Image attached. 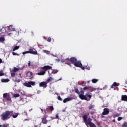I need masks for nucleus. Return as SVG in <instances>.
I'll return each instance as SVG.
<instances>
[{"instance_id": "f257e3e1", "label": "nucleus", "mask_w": 127, "mask_h": 127, "mask_svg": "<svg viewBox=\"0 0 127 127\" xmlns=\"http://www.w3.org/2000/svg\"><path fill=\"white\" fill-rule=\"evenodd\" d=\"M13 111H6L2 113L1 115V120L2 121H6L9 119H10V117L12 116V113Z\"/></svg>"}, {"instance_id": "f03ea898", "label": "nucleus", "mask_w": 127, "mask_h": 127, "mask_svg": "<svg viewBox=\"0 0 127 127\" xmlns=\"http://www.w3.org/2000/svg\"><path fill=\"white\" fill-rule=\"evenodd\" d=\"M82 118L84 123H85L86 126H90V127H97L96 125L92 123V119L90 118L88 119L87 115L82 116Z\"/></svg>"}, {"instance_id": "7ed1b4c3", "label": "nucleus", "mask_w": 127, "mask_h": 127, "mask_svg": "<svg viewBox=\"0 0 127 127\" xmlns=\"http://www.w3.org/2000/svg\"><path fill=\"white\" fill-rule=\"evenodd\" d=\"M88 97L89 98V100H91V98H92V95L89 94V93H86L85 95H84V94H79V97L81 99V100H85V101H88Z\"/></svg>"}, {"instance_id": "20e7f679", "label": "nucleus", "mask_w": 127, "mask_h": 127, "mask_svg": "<svg viewBox=\"0 0 127 127\" xmlns=\"http://www.w3.org/2000/svg\"><path fill=\"white\" fill-rule=\"evenodd\" d=\"M74 65L75 67H78L79 68H81L82 70H85V67L83 66L82 63H81V61H77L74 63Z\"/></svg>"}, {"instance_id": "39448f33", "label": "nucleus", "mask_w": 127, "mask_h": 127, "mask_svg": "<svg viewBox=\"0 0 127 127\" xmlns=\"http://www.w3.org/2000/svg\"><path fill=\"white\" fill-rule=\"evenodd\" d=\"M24 85L28 88H31V86H35V82L29 81L28 82H25Z\"/></svg>"}, {"instance_id": "423d86ee", "label": "nucleus", "mask_w": 127, "mask_h": 127, "mask_svg": "<svg viewBox=\"0 0 127 127\" xmlns=\"http://www.w3.org/2000/svg\"><path fill=\"white\" fill-rule=\"evenodd\" d=\"M41 69L43 71H45V73H46V71H47L48 70H50L51 69H52V66L50 65H45L43 67H42Z\"/></svg>"}, {"instance_id": "0eeeda50", "label": "nucleus", "mask_w": 127, "mask_h": 127, "mask_svg": "<svg viewBox=\"0 0 127 127\" xmlns=\"http://www.w3.org/2000/svg\"><path fill=\"white\" fill-rule=\"evenodd\" d=\"M46 119H47V116L45 115L43 118H41L42 123V124H44V125H46L47 124V123H48V120H47Z\"/></svg>"}, {"instance_id": "6e6552de", "label": "nucleus", "mask_w": 127, "mask_h": 127, "mask_svg": "<svg viewBox=\"0 0 127 127\" xmlns=\"http://www.w3.org/2000/svg\"><path fill=\"white\" fill-rule=\"evenodd\" d=\"M109 113H110V110H109V109L104 108L102 115V116H107V115H109Z\"/></svg>"}, {"instance_id": "1a4fd4ad", "label": "nucleus", "mask_w": 127, "mask_h": 127, "mask_svg": "<svg viewBox=\"0 0 127 127\" xmlns=\"http://www.w3.org/2000/svg\"><path fill=\"white\" fill-rule=\"evenodd\" d=\"M29 54L33 55H37V51L35 49H30L29 50Z\"/></svg>"}, {"instance_id": "9d476101", "label": "nucleus", "mask_w": 127, "mask_h": 127, "mask_svg": "<svg viewBox=\"0 0 127 127\" xmlns=\"http://www.w3.org/2000/svg\"><path fill=\"white\" fill-rule=\"evenodd\" d=\"M40 87H43V88H46L47 87V82L43 81L39 83Z\"/></svg>"}, {"instance_id": "9b49d317", "label": "nucleus", "mask_w": 127, "mask_h": 127, "mask_svg": "<svg viewBox=\"0 0 127 127\" xmlns=\"http://www.w3.org/2000/svg\"><path fill=\"white\" fill-rule=\"evenodd\" d=\"M77 61L78 60H77V59H76V58L75 57H72L70 59V62H71L72 64H73V65L75 64V63H76Z\"/></svg>"}, {"instance_id": "f8f14e48", "label": "nucleus", "mask_w": 127, "mask_h": 127, "mask_svg": "<svg viewBox=\"0 0 127 127\" xmlns=\"http://www.w3.org/2000/svg\"><path fill=\"white\" fill-rule=\"evenodd\" d=\"M121 101H124V102H127V95H122L121 97Z\"/></svg>"}, {"instance_id": "ddd939ff", "label": "nucleus", "mask_w": 127, "mask_h": 127, "mask_svg": "<svg viewBox=\"0 0 127 127\" xmlns=\"http://www.w3.org/2000/svg\"><path fill=\"white\" fill-rule=\"evenodd\" d=\"M0 32L4 34V33H6V29L4 27H2L1 29H0Z\"/></svg>"}, {"instance_id": "4468645a", "label": "nucleus", "mask_w": 127, "mask_h": 127, "mask_svg": "<svg viewBox=\"0 0 127 127\" xmlns=\"http://www.w3.org/2000/svg\"><path fill=\"white\" fill-rule=\"evenodd\" d=\"M119 86L118 83L116 82H114L113 84L111 86V89H114L115 87H118Z\"/></svg>"}, {"instance_id": "2eb2a0df", "label": "nucleus", "mask_w": 127, "mask_h": 127, "mask_svg": "<svg viewBox=\"0 0 127 127\" xmlns=\"http://www.w3.org/2000/svg\"><path fill=\"white\" fill-rule=\"evenodd\" d=\"M72 100L71 98H69V97H67L65 99H64V100H63V102L64 103H67V102H69V101H71Z\"/></svg>"}, {"instance_id": "dca6fc26", "label": "nucleus", "mask_w": 127, "mask_h": 127, "mask_svg": "<svg viewBox=\"0 0 127 127\" xmlns=\"http://www.w3.org/2000/svg\"><path fill=\"white\" fill-rule=\"evenodd\" d=\"M45 71H42L40 72H38L37 73V75H39V76H43V75H44L45 74Z\"/></svg>"}, {"instance_id": "f3484780", "label": "nucleus", "mask_w": 127, "mask_h": 127, "mask_svg": "<svg viewBox=\"0 0 127 127\" xmlns=\"http://www.w3.org/2000/svg\"><path fill=\"white\" fill-rule=\"evenodd\" d=\"M18 113H15L14 115H13V112L12 114V116L11 117H12V118H13V119H16V118H17V117L18 116Z\"/></svg>"}, {"instance_id": "a211bd4d", "label": "nucleus", "mask_w": 127, "mask_h": 127, "mask_svg": "<svg viewBox=\"0 0 127 127\" xmlns=\"http://www.w3.org/2000/svg\"><path fill=\"white\" fill-rule=\"evenodd\" d=\"M88 91H90V92H94V91H95V88H93L92 86H88Z\"/></svg>"}, {"instance_id": "6ab92c4d", "label": "nucleus", "mask_w": 127, "mask_h": 127, "mask_svg": "<svg viewBox=\"0 0 127 127\" xmlns=\"http://www.w3.org/2000/svg\"><path fill=\"white\" fill-rule=\"evenodd\" d=\"M1 82L2 83H6L7 82H9V79H1Z\"/></svg>"}, {"instance_id": "aec40b11", "label": "nucleus", "mask_w": 127, "mask_h": 127, "mask_svg": "<svg viewBox=\"0 0 127 127\" xmlns=\"http://www.w3.org/2000/svg\"><path fill=\"white\" fill-rule=\"evenodd\" d=\"M32 72L31 71H28L26 73V75L27 77H30L31 76H32Z\"/></svg>"}, {"instance_id": "412c9836", "label": "nucleus", "mask_w": 127, "mask_h": 127, "mask_svg": "<svg viewBox=\"0 0 127 127\" xmlns=\"http://www.w3.org/2000/svg\"><path fill=\"white\" fill-rule=\"evenodd\" d=\"M18 70H19V68H17L16 67H14L12 69V72H17V71H18Z\"/></svg>"}, {"instance_id": "4be33fe9", "label": "nucleus", "mask_w": 127, "mask_h": 127, "mask_svg": "<svg viewBox=\"0 0 127 127\" xmlns=\"http://www.w3.org/2000/svg\"><path fill=\"white\" fill-rule=\"evenodd\" d=\"M52 80H53L52 77H49L47 79L46 82L47 83V84H48V83H49V82H51Z\"/></svg>"}, {"instance_id": "5701e85b", "label": "nucleus", "mask_w": 127, "mask_h": 127, "mask_svg": "<svg viewBox=\"0 0 127 127\" xmlns=\"http://www.w3.org/2000/svg\"><path fill=\"white\" fill-rule=\"evenodd\" d=\"M18 49H19V46H16L14 47L12 51H15V50H17Z\"/></svg>"}, {"instance_id": "b1692460", "label": "nucleus", "mask_w": 127, "mask_h": 127, "mask_svg": "<svg viewBox=\"0 0 127 127\" xmlns=\"http://www.w3.org/2000/svg\"><path fill=\"white\" fill-rule=\"evenodd\" d=\"M74 92L75 93H76V94H77V95H80V92H79V89L75 88L74 89Z\"/></svg>"}, {"instance_id": "393cba45", "label": "nucleus", "mask_w": 127, "mask_h": 127, "mask_svg": "<svg viewBox=\"0 0 127 127\" xmlns=\"http://www.w3.org/2000/svg\"><path fill=\"white\" fill-rule=\"evenodd\" d=\"M49 108L51 112H53L54 111V107H53V106H49Z\"/></svg>"}, {"instance_id": "a878e982", "label": "nucleus", "mask_w": 127, "mask_h": 127, "mask_svg": "<svg viewBox=\"0 0 127 127\" xmlns=\"http://www.w3.org/2000/svg\"><path fill=\"white\" fill-rule=\"evenodd\" d=\"M93 108H95V105L91 104V105L88 107V109H89V110H92V109H93Z\"/></svg>"}, {"instance_id": "bb28decb", "label": "nucleus", "mask_w": 127, "mask_h": 127, "mask_svg": "<svg viewBox=\"0 0 127 127\" xmlns=\"http://www.w3.org/2000/svg\"><path fill=\"white\" fill-rule=\"evenodd\" d=\"M20 95L18 94H15L13 95V98H18L19 97Z\"/></svg>"}, {"instance_id": "cd10ccee", "label": "nucleus", "mask_w": 127, "mask_h": 127, "mask_svg": "<svg viewBox=\"0 0 127 127\" xmlns=\"http://www.w3.org/2000/svg\"><path fill=\"white\" fill-rule=\"evenodd\" d=\"M4 37H0V42H3L4 41Z\"/></svg>"}, {"instance_id": "c85d7f7f", "label": "nucleus", "mask_w": 127, "mask_h": 127, "mask_svg": "<svg viewBox=\"0 0 127 127\" xmlns=\"http://www.w3.org/2000/svg\"><path fill=\"white\" fill-rule=\"evenodd\" d=\"M92 82L93 83H97V82H98V79H93L92 80Z\"/></svg>"}, {"instance_id": "c756f323", "label": "nucleus", "mask_w": 127, "mask_h": 127, "mask_svg": "<svg viewBox=\"0 0 127 127\" xmlns=\"http://www.w3.org/2000/svg\"><path fill=\"white\" fill-rule=\"evenodd\" d=\"M15 76V73L14 72H11V77H12V78H14V77Z\"/></svg>"}, {"instance_id": "7c9ffc66", "label": "nucleus", "mask_w": 127, "mask_h": 127, "mask_svg": "<svg viewBox=\"0 0 127 127\" xmlns=\"http://www.w3.org/2000/svg\"><path fill=\"white\" fill-rule=\"evenodd\" d=\"M6 97H7V93H4L3 94V98L4 99H6Z\"/></svg>"}, {"instance_id": "2f4dec72", "label": "nucleus", "mask_w": 127, "mask_h": 127, "mask_svg": "<svg viewBox=\"0 0 127 127\" xmlns=\"http://www.w3.org/2000/svg\"><path fill=\"white\" fill-rule=\"evenodd\" d=\"M12 55H14V56L16 55L17 56H19V54H17L14 52H12Z\"/></svg>"}, {"instance_id": "473e14b6", "label": "nucleus", "mask_w": 127, "mask_h": 127, "mask_svg": "<svg viewBox=\"0 0 127 127\" xmlns=\"http://www.w3.org/2000/svg\"><path fill=\"white\" fill-rule=\"evenodd\" d=\"M58 100L61 101H63V99L61 98V97L60 96H58Z\"/></svg>"}, {"instance_id": "72a5a7b5", "label": "nucleus", "mask_w": 127, "mask_h": 127, "mask_svg": "<svg viewBox=\"0 0 127 127\" xmlns=\"http://www.w3.org/2000/svg\"><path fill=\"white\" fill-rule=\"evenodd\" d=\"M123 127H127V123L126 122L122 125Z\"/></svg>"}, {"instance_id": "f704fd0d", "label": "nucleus", "mask_w": 127, "mask_h": 127, "mask_svg": "<svg viewBox=\"0 0 127 127\" xmlns=\"http://www.w3.org/2000/svg\"><path fill=\"white\" fill-rule=\"evenodd\" d=\"M29 53V51L24 52L22 53L23 55H24L25 54H28Z\"/></svg>"}, {"instance_id": "c9c22d12", "label": "nucleus", "mask_w": 127, "mask_h": 127, "mask_svg": "<svg viewBox=\"0 0 127 127\" xmlns=\"http://www.w3.org/2000/svg\"><path fill=\"white\" fill-rule=\"evenodd\" d=\"M88 86H85L83 88V91H86V90H88Z\"/></svg>"}, {"instance_id": "e433bc0d", "label": "nucleus", "mask_w": 127, "mask_h": 127, "mask_svg": "<svg viewBox=\"0 0 127 127\" xmlns=\"http://www.w3.org/2000/svg\"><path fill=\"white\" fill-rule=\"evenodd\" d=\"M48 42H51V37H49L47 39Z\"/></svg>"}, {"instance_id": "4c0bfd02", "label": "nucleus", "mask_w": 127, "mask_h": 127, "mask_svg": "<svg viewBox=\"0 0 127 127\" xmlns=\"http://www.w3.org/2000/svg\"><path fill=\"white\" fill-rule=\"evenodd\" d=\"M86 69V70H90V66H85V67H84V69Z\"/></svg>"}, {"instance_id": "58836bf2", "label": "nucleus", "mask_w": 127, "mask_h": 127, "mask_svg": "<svg viewBox=\"0 0 127 127\" xmlns=\"http://www.w3.org/2000/svg\"><path fill=\"white\" fill-rule=\"evenodd\" d=\"M122 120H123V117H119L118 118V121H119V122H120V121H122Z\"/></svg>"}, {"instance_id": "ea45409f", "label": "nucleus", "mask_w": 127, "mask_h": 127, "mask_svg": "<svg viewBox=\"0 0 127 127\" xmlns=\"http://www.w3.org/2000/svg\"><path fill=\"white\" fill-rule=\"evenodd\" d=\"M4 76V73L0 72V76Z\"/></svg>"}, {"instance_id": "a19ab883", "label": "nucleus", "mask_w": 127, "mask_h": 127, "mask_svg": "<svg viewBox=\"0 0 127 127\" xmlns=\"http://www.w3.org/2000/svg\"><path fill=\"white\" fill-rule=\"evenodd\" d=\"M11 100V99H10V97H8L6 98V100L8 101V102H9V101H10Z\"/></svg>"}, {"instance_id": "79ce46f5", "label": "nucleus", "mask_w": 127, "mask_h": 127, "mask_svg": "<svg viewBox=\"0 0 127 127\" xmlns=\"http://www.w3.org/2000/svg\"><path fill=\"white\" fill-rule=\"evenodd\" d=\"M65 64H67V65H69V66H71V64L70 63L65 62Z\"/></svg>"}, {"instance_id": "37998d69", "label": "nucleus", "mask_w": 127, "mask_h": 127, "mask_svg": "<svg viewBox=\"0 0 127 127\" xmlns=\"http://www.w3.org/2000/svg\"><path fill=\"white\" fill-rule=\"evenodd\" d=\"M56 119H59V116L58 115V114L56 115Z\"/></svg>"}, {"instance_id": "c03bdc74", "label": "nucleus", "mask_w": 127, "mask_h": 127, "mask_svg": "<svg viewBox=\"0 0 127 127\" xmlns=\"http://www.w3.org/2000/svg\"><path fill=\"white\" fill-rule=\"evenodd\" d=\"M15 82H17V83H19V82H20V80L19 79H16L15 80Z\"/></svg>"}, {"instance_id": "a18cd8bd", "label": "nucleus", "mask_w": 127, "mask_h": 127, "mask_svg": "<svg viewBox=\"0 0 127 127\" xmlns=\"http://www.w3.org/2000/svg\"><path fill=\"white\" fill-rule=\"evenodd\" d=\"M30 64H31V62H30V61H29L28 63V65L29 67L30 66Z\"/></svg>"}, {"instance_id": "49530a36", "label": "nucleus", "mask_w": 127, "mask_h": 127, "mask_svg": "<svg viewBox=\"0 0 127 127\" xmlns=\"http://www.w3.org/2000/svg\"><path fill=\"white\" fill-rule=\"evenodd\" d=\"M43 52H45V53H48V52H49L48 51L46 50H44Z\"/></svg>"}, {"instance_id": "de8ad7c7", "label": "nucleus", "mask_w": 127, "mask_h": 127, "mask_svg": "<svg viewBox=\"0 0 127 127\" xmlns=\"http://www.w3.org/2000/svg\"><path fill=\"white\" fill-rule=\"evenodd\" d=\"M85 93V92H84V91L82 90L81 91V95H84V93Z\"/></svg>"}, {"instance_id": "09e8293b", "label": "nucleus", "mask_w": 127, "mask_h": 127, "mask_svg": "<svg viewBox=\"0 0 127 127\" xmlns=\"http://www.w3.org/2000/svg\"><path fill=\"white\" fill-rule=\"evenodd\" d=\"M2 127H7V126H6V125L5 124H3L2 126Z\"/></svg>"}, {"instance_id": "8fccbe9b", "label": "nucleus", "mask_w": 127, "mask_h": 127, "mask_svg": "<svg viewBox=\"0 0 127 127\" xmlns=\"http://www.w3.org/2000/svg\"><path fill=\"white\" fill-rule=\"evenodd\" d=\"M65 60H66L67 61H70V59H69V58H66V59H65Z\"/></svg>"}, {"instance_id": "3c124183", "label": "nucleus", "mask_w": 127, "mask_h": 127, "mask_svg": "<svg viewBox=\"0 0 127 127\" xmlns=\"http://www.w3.org/2000/svg\"><path fill=\"white\" fill-rule=\"evenodd\" d=\"M1 63H2V60H1V59H0V64Z\"/></svg>"}, {"instance_id": "603ef678", "label": "nucleus", "mask_w": 127, "mask_h": 127, "mask_svg": "<svg viewBox=\"0 0 127 127\" xmlns=\"http://www.w3.org/2000/svg\"><path fill=\"white\" fill-rule=\"evenodd\" d=\"M19 76H20V77L22 78V76H21V73H20L19 74Z\"/></svg>"}, {"instance_id": "864d4df0", "label": "nucleus", "mask_w": 127, "mask_h": 127, "mask_svg": "<svg viewBox=\"0 0 127 127\" xmlns=\"http://www.w3.org/2000/svg\"><path fill=\"white\" fill-rule=\"evenodd\" d=\"M65 111H66V110H65V109H64V110H62L63 113H64V112H65Z\"/></svg>"}, {"instance_id": "5fc2aeb1", "label": "nucleus", "mask_w": 127, "mask_h": 127, "mask_svg": "<svg viewBox=\"0 0 127 127\" xmlns=\"http://www.w3.org/2000/svg\"><path fill=\"white\" fill-rule=\"evenodd\" d=\"M94 114H95V112H91V115H94Z\"/></svg>"}, {"instance_id": "6e6d98bb", "label": "nucleus", "mask_w": 127, "mask_h": 127, "mask_svg": "<svg viewBox=\"0 0 127 127\" xmlns=\"http://www.w3.org/2000/svg\"><path fill=\"white\" fill-rule=\"evenodd\" d=\"M24 114H25L26 116H27V113L26 112H24Z\"/></svg>"}, {"instance_id": "4d7b16f0", "label": "nucleus", "mask_w": 127, "mask_h": 127, "mask_svg": "<svg viewBox=\"0 0 127 127\" xmlns=\"http://www.w3.org/2000/svg\"><path fill=\"white\" fill-rule=\"evenodd\" d=\"M12 31H15V29L13 28L12 30Z\"/></svg>"}, {"instance_id": "13d9d810", "label": "nucleus", "mask_w": 127, "mask_h": 127, "mask_svg": "<svg viewBox=\"0 0 127 127\" xmlns=\"http://www.w3.org/2000/svg\"><path fill=\"white\" fill-rule=\"evenodd\" d=\"M113 123H116V120L115 119H113Z\"/></svg>"}, {"instance_id": "bf43d9fd", "label": "nucleus", "mask_w": 127, "mask_h": 127, "mask_svg": "<svg viewBox=\"0 0 127 127\" xmlns=\"http://www.w3.org/2000/svg\"><path fill=\"white\" fill-rule=\"evenodd\" d=\"M61 61H62V62L63 63H64V62H65V61H64V60H62Z\"/></svg>"}, {"instance_id": "052dcab7", "label": "nucleus", "mask_w": 127, "mask_h": 127, "mask_svg": "<svg viewBox=\"0 0 127 127\" xmlns=\"http://www.w3.org/2000/svg\"><path fill=\"white\" fill-rule=\"evenodd\" d=\"M41 110L42 111V112H43V109L41 108Z\"/></svg>"}, {"instance_id": "680f3d73", "label": "nucleus", "mask_w": 127, "mask_h": 127, "mask_svg": "<svg viewBox=\"0 0 127 127\" xmlns=\"http://www.w3.org/2000/svg\"><path fill=\"white\" fill-rule=\"evenodd\" d=\"M0 127H2V126L1 125H0Z\"/></svg>"}, {"instance_id": "e2e57ef3", "label": "nucleus", "mask_w": 127, "mask_h": 127, "mask_svg": "<svg viewBox=\"0 0 127 127\" xmlns=\"http://www.w3.org/2000/svg\"><path fill=\"white\" fill-rule=\"evenodd\" d=\"M29 79H32V77H30V78H29Z\"/></svg>"}, {"instance_id": "0e129e2a", "label": "nucleus", "mask_w": 127, "mask_h": 127, "mask_svg": "<svg viewBox=\"0 0 127 127\" xmlns=\"http://www.w3.org/2000/svg\"><path fill=\"white\" fill-rule=\"evenodd\" d=\"M49 74H50V72H49Z\"/></svg>"}, {"instance_id": "69168bd1", "label": "nucleus", "mask_w": 127, "mask_h": 127, "mask_svg": "<svg viewBox=\"0 0 127 127\" xmlns=\"http://www.w3.org/2000/svg\"><path fill=\"white\" fill-rule=\"evenodd\" d=\"M60 61V60H59V61Z\"/></svg>"}]
</instances>
